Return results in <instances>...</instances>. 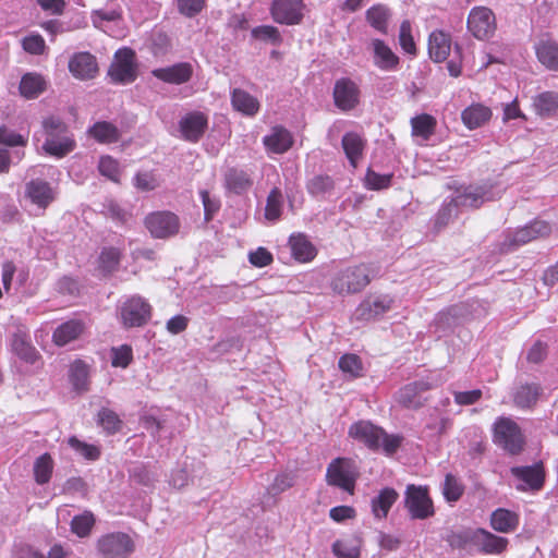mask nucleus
I'll return each instance as SVG.
<instances>
[{
    "label": "nucleus",
    "mask_w": 558,
    "mask_h": 558,
    "mask_svg": "<svg viewBox=\"0 0 558 558\" xmlns=\"http://www.w3.org/2000/svg\"><path fill=\"white\" fill-rule=\"evenodd\" d=\"M207 126V118L203 112L194 111L185 114L179 123L182 137L189 142H197Z\"/></svg>",
    "instance_id": "nucleus-21"
},
{
    "label": "nucleus",
    "mask_w": 558,
    "mask_h": 558,
    "mask_svg": "<svg viewBox=\"0 0 558 558\" xmlns=\"http://www.w3.org/2000/svg\"><path fill=\"white\" fill-rule=\"evenodd\" d=\"M303 7L302 0H274L270 11L277 23L294 25L303 17Z\"/></svg>",
    "instance_id": "nucleus-18"
},
{
    "label": "nucleus",
    "mask_w": 558,
    "mask_h": 558,
    "mask_svg": "<svg viewBox=\"0 0 558 558\" xmlns=\"http://www.w3.org/2000/svg\"><path fill=\"white\" fill-rule=\"evenodd\" d=\"M490 117L492 110L481 104H473L466 107L461 113L462 122L469 130L481 128Z\"/></svg>",
    "instance_id": "nucleus-31"
},
{
    "label": "nucleus",
    "mask_w": 558,
    "mask_h": 558,
    "mask_svg": "<svg viewBox=\"0 0 558 558\" xmlns=\"http://www.w3.org/2000/svg\"><path fill=\"white\" fill-rule=\"evenodd\" d=\"M333 187V181L328 175H315L307 183V191L315 196L322 195Z\"/></svg>",
    "instance_id": "nucleus-53"
},
{
    "label": "nucleus",
    "mask_w": 558,
    "mask_h": 558,
    "mask_svg": "<svg viewBox=\"0 0 558 558\" xmlns=\"http://www.w3.org/2000/svg\"><path fill=\"white\" fill-rule=\"evenodd\" d=\"M252 36L256 39L268 40L270 43H277L280 39L278 29L270 25H262L253 28Z\"/></svg>",
    "instance_id": "nucleus-62"
},
{
    "label": "nucleus",
    "mask_w": 558,
    "mask_h": 558,
    "mask_svg": "<svg viewBox=\"0 0 558 558\" xmlns=\"http://www.w3.org/2000/svg\"><path fill=\"white\" fill-rule=\"evenodd\" d=\"M436 119L427 113H422L411 119L412 136L421 145L425 144L436 130Z\"/></svg>",
    "instance_id": "nucleus-26"
},
{
    "label": "nucleus",
    "mask_w": 558,
    "mask_h": 558,
    "mask_svg": "<svg viewBox=\"0 0 558 558\" xmlns=\"http://www.w3.org/2000/svg\"><path fill=\"white\" fill-rule=\"evenodd\" d=\"M145 226L153 238L167 239L180 230V220L170 211H155L145 218Z\"/></svg>",
    "instance_id": "nucleus-13"
},
{
    "label": "nucleus",
    "mask_w": 558,
    "mask_h": 558,
    "mask_svg": "<svg viewBox=\"0 0 558 558\" xmlns=\"http://www.w3.org/2000/svg\"><path fill=\"white\" fill-rule=\"evenodd\" d=\"M541 395V387L536 384L521 386L514 396V402L520 408H530L536 403Z\"/></svg>",
    "instance_id": "nucleus-44"
},
{
    "label": "nucleus",
    "mask_w": 558,
    "mask_h": 558,
    "mask_svg": "<svg viewBox=\"0 0 558 558\" xmlns=\"http://www.w3.org/2000/svg\"><path fill=\"white\" fill-rule=\"evenodd\" d=\"M374 64L383 71H393L399 64V57L380 39L372 41Z\"/></svg>",
    "instance_id": "nucleus-25"
},
{
    "label": "nucleus",
    "mask_w": 558,
    "mask_h": 558,
    "mask_svg": "<svg viewBox=\"0 0 558 558\" xmlns=\"http://www.w3.org/2000/svg\"><path fill=\"white\" fill-rule=\"evenodd\" d=\"M95 524L94 514L89 511H85L80 515H75L71 521V530L78 537H86L89 535Z\"/></svg>",
    "instance_id": "nucleus-46"
},
{
    "label": "nucleus",
    "mask_w": 558,
    "mask_h": 558,
    "mask_svg": "<svg viewBox=\"0 0 558 558\" xmlns=\"http://www.w3.org/2000/svg\"><path fill=\"white\" fill-rule=\"evenodd\" d=\"M550 226L543 220H535L532 223L515 230L508 235L507 241L502 244L501 251L509 252L515 247L526 244L527 242L541 236L549 234Z\"/></svg>",
    "instance_id": "nucleus-15"
},
{
    "label": "nucleus",
    "mask_w": 558,
    "mask_h": 558,
    "mask_svg": "<svg viewBox=\"0 0 558 558\" xmlns=\"http://www.w3.org/2000/svg\"><path fill=\"white\" fill-rule=\"evenodd\" d=\"M519 515L508 509L498 508L490 515L492 527L500 533H509L517 529Z\"/></svg>",
    "instance_id": "nucleus-32"
},
{
    "label": "nucleus",
    "mask_w": 558,
    "mask_h": 558,
    "mask_svg": "<svg viewBox=\"0 0 558 558\" xmlns=\"http://www.w3.org/2000/svg\"><path fill=\"white\" fill-rule=\"evenodd\" d=\"M114 83L129 84L136 78L135 54L129 48L119 49L108 72Z\"/></svg>",
    "instance_id": "nucleus-10"
},
{
    "label": "nucleus",
    "mask_w": 558,
    "mask_h": 558,
    "mask_svg": "<svg viewBox=\"0 0 558 558\" xmlns=\"http://www.w3.org/2000/svg\"><path fill=\"white\" fill-rule=\"evenodd\" d=\"M293 483L294 477L291 473H280L275 477L272 484L269 485L267 492L269 495L276 496L290 488Z\"/></svg>",
    "instance_id": "nucleus-56"
},
{
    "label": "nucleus",
    "mask_w": 558,
    "mask_h": 558,
    "mask_svg": "<svg viewBox=\"0 0 558 558\" xmlns=\"http://www.w3.org/2000/svg\"><path fill=\"white\" fill-rule=\"evenodd\" d=\"M43 132L46 136L43 148L49 155L60 158L74 149V140L60 119L50 117L44 120Z\"/></svg>",
    "instance_id": "nucleus-3"
},
{
    "label": "nucleus",
    "mask_w": 558,
    "mask_h": 558,
    "mask_svg": "<svg viewBox=\"0 0 558 558\" xmlns=\"http://www.w3.org/2000/svg\"><path fill=\"white\" fill-rule=\"evenodd\" d=\"M134 185L141 191L148 192L158 186V180L151 172H138L134 178Z\"/></svg>",
    "instance_id": "nucleus-60"
},
{
    "label": "nucleus",
    "mask_w": 558,
    "mask_h": 558,
    "mask_svg": "<svg viewBox=\"0 0 558 558\" xmlns=\"http://www.w3.org/2000/svg\"><path fill=\"white\" fill-rule=\"evenodd\" d=\"M69 445L76 452H78L80 454H82L84 458H86L88 460H96V459H98V457L100 454V452L96 446L85 444L75 437H71L69 439Z\"/></svg>",
    "instance_id": "nucleus-58"
},
{
    "label": "nucleus",
    "mask_w": 558,
    "mask_h": 558,
    "mask_svg": "<svg viewBox=\"0 0 558 558\" xmlns=\"http://www.w3.org/2000/svg\"><path fill=\"white\" fill-rule=\"evenodd\" d=\"M292 256L302 263L312 260L316 255L314 245L303 234H292L289 239Z\"/></svg>",
    "instance_id": "nucleus-34"
},
{
    "label": "nucleus",
    "mask_w": 558,
    "mask_h": 558,
    "mask_svg": "<svg viewBox=\"0 0 558 558\" xmlns=\"http://www.w3.org/2000/svg\"><path fill=\"white\" fill-rule=\"evenodd\" d=\"M263 144L268 154H284L293 145V136L283 126H274L270 132L263 137Z\"/></svg>",
    "instance_id": "nucleus-22"
},
{
    "label": "nucleus",
    "mask_w": 558,
    "mask_h": 558,
    "mask_svg": "<svg viewBox=\"0 0 558 558\" xmlns=\"http://www.w3.org/2000/svg\"><path fill=\"white\" fill-rule=\"evenodd\" d=\"M510 472L515 481L514 486L520 492L539 490L544 485L545 472L541 463L513 466Z\"/></svg>",
    "instance_id": "nucleus-14"
},
{
    "label": "nucleus",
    "mask_w": 558,
    "mask_h": 558,
    "mask_svg": "<svg viewBox=\"0 0 558 558\" xmlns=\"http://www.w3.org/2000/svg\"><path fill=\"white\" fill-rule=\"evenodd\" d=\"M25 51L32 54H40L46 48L44 38L40 35L26 36L22 41Z\"/></svg>",
    "instance_id": "nucleus-64"
},
{
    "label": "nucleus",
    "mask_w": 558,
    "mask_h": 558,
    "mask_svg": "<svg viewBox=\"0 0 558 558\" xmlns=\"http://www.w3.org/2000/svg\"><path fill=\"white\" fill-rule=\"evenodd\" d=\"M46 88V82L41 75L35 73L25 74L20 83L21 95L27 99L38 97Z\"/></svg>",
    "instance_id": "nucleus-40"
},
{
    "label": "nucleus",
    "mask_w": 558,
    "mask_h": 558,
    "mask_svg": "<svg viewBox=\"0 0 558 558\" xmlns=\"http://www.w3.org/2000/svg\"><path fill=\"white\" fill-rule=\"evenodd\" d=\"M88 134L101 144L116 143L120 138L119 129L107 121H98L88 129Z\"/></svg>",
    "instance_id": "nucleus-37"
},
{
    "label": "nucleus",
    "mask_w": 558,
    "mask_h": 558,
    "mask_svg": "<svg viewBox=\"0 0 558 558\" xmlns=\"http://www.w3.org/2000/svg\"><path fill=\"white\" fill-rule=\"evenodd\" d=\"M97 550L105 558H124L133 553L134 543L128 534L112 532L98 538Z\"/></svg>",
    "instance_id": "nucleus-7"
},
{
    "label": "nucleus",
    "mask_w": 558,
    "mask_h": 558,
    "mask_svg": "<svg viewBox=\"0 0 558 558\" xmlns=\"http://www.w3.org/2000/svg\"><path fill=\"white\" fill-rule=\"evenodd\" d=\"M133 359L132 348L128 344H122L111 349V364L114 367L125 368L129 366Z\"/></svg>",
    "instance_id": "nucleus-51"
},
{
    "label": "nucleus",
    "mask_w": 558,
    "mask_h": 558,
    "mask_svg": "<svg viewBox=\"0 0 558 558\" xmlns=\"http://www.w3.org/2000/svg\"><path fill=\"white\" fill-rule=\"evenodd\" d=\"M282 209L283 195L279 189L275 187L270 191L267 197L265 207V218L268 221L275 222L280 218Z\"/></svg>",
    "instance_id": "nucleus-43"
},
{
    "label": "nucleus",
    "mask_w": 558,
    "mask_h": 558,
    "mask_svg": "<svg viewBox=\"0 0 558 558\" xmlns=\"http://www.w3.org/2000/svg\"><path fill=\"white\" fill-rule=\"evenodd\" d=\"M496 17L487 7L473 8L468 16V29L477 39L492 37L496 31Z\"/></svg>",
    "instance_id": "nucleus-11"
},
{
    "label": "nucleus",
    "mask_w": 558,
    "mask_h": 558,
    "mask_svg": "<svg viewBox=\"0 0 558 558\" xmlns=\"http://www.w3.org/2000/svg\"><path fill=\"white\" fill-rule=\"evenodd\" d=\"M494 442L511 454L522 451L524 437L519 425L510 417H499L494 423Z\"/></svg>",
    "instance_id": "nucleus-5"
},
{
    "label": "nucleus",
    "mask_w": 558,
    "mask_h": 558,
    "mask_svg": "<svg viewBox=\"0 0 558 558\" xmlns=\"http://www.w3.org/2000/svg\"><path fill=\"white\" fill-rule=\"evenodd\" d=\"M534 107L538 114L551 117L558 112V94L555 92H544L534 99Z\"/></svg>",
    "instance_id": "nucleus-41"
},
{
    "label": "nucleus",
    "mask_w": 558,
    "mask_h": 558,
    "mask_svg": "<svg viewBox=\"0 0 558 558\" xmlns=\"http://www.w3.org/2000/svg\"><path fill=\"white\" fill-rule=\"evenodd\" d=\"M225 183L229 191L235 194H242L252 186L253 181L245 170L232 168L226 172Z\"/></svg>",
    "instance_id": "nucleus-35"
},
{
    "label": "nucleus",
    "mask_w": 558,
    "mask_h": 558,
    "mask_svg": "<svg viewBox=\"0 0 558 558\" xmlns=\"http://www.w3.org/2000/svg\"><path fill=\"white\" fill-rule=\"evenodd\" d=\"M34 477L37 484L44 485L51 478L53 460L49 453L39 456L34 462Z\"/></svg>",
    "instance_id": "nucleus-42"
},
{
    "label": "nucleus",
    "mask_w": 558,
    "mask_h": 558,
    "mask_svg": "<svg viewBox=\"0 0 558 558\" xmlns=\"http://www.w3.org/2000/svg\"><path fill=\"white\" fill-rule=\"evenodd\" d=\"M98 422L107 433L112 434L120 429L121 421L111 410L102 409L98 413Z\"/></svg>",
    "instance_id": "nucleus-54"
},
{
    "label": "nucleus",
    "mask_w": 558,
    "mask_h": 558,
    "mask_svg": "<svg viewBox=\"0 0 558 558\" xmlns=\"http://www.w3.org/2000/svg\"><path fill=\"white\" fill-rule=\"evenodd\" d=\"M177 4L181 14L193 17L202 11L204 0H177Z\"/></svg>",
    "instance_id": "nucleus-61"
},
{
    "label": "nucleus",
    "mask_w": 558,
    "mask_h": 558,
    "mask_svg": "<svg viewBox=\"0 0 558 558\" xmlns=\"http://www.w3.org/2000/svg\"><path fill=\"white\" fill-rule=\"evenodd\" d=\"M339 368L352 377H359L362 372V363L355 354H344L339 360Z\"/></svg>",
    "instance_id": "nucleus-52"
},
{
    "label": "nucleus",
    "mask_w": 558,
    "mask_h": 558,
    "mask_svg": "<svg viewBox=\"0 0 558 558\" xmlns=\"http://www.w3.org/2000/svg\"><path fill=\"white\" fill-rule=\"evenodd\" d=\"M398 499V493L390 487H386L372 499V512L377 519L386 518L390 508Z\"/></svg>",
    "instance_id": "nucleus-36"
},
{
    "label": "nucleus",
    "mask_w": 558,
    "mask_h": 558,
    "mask_svg": "<svg viewBox=\"0 0 558 558\" xmlns=\"http://www.w3.org/2000/svg\"><path fill=\"white\" fill-rule=\"evenodd\" d=\"M349 436L372 450L383 449L387 454L395 453L402 441L401 436L389 435L369 421H359L352 424L349 428Z\"/></svg>",
    "instance_id": "nucleus-2"
},
{
    "label": "nucleus",
    "mask_w": 558,
    "mask_h": 558,
    "mask_svg": "<svg viewBox=\"0 0 558 558\" xmlns=\"http://www.w3.org/2000/svg\"><path fill=\"white\" fill-rule=\"evenodd\" d=\"M411 23L409 21H403L400 25L399 32V41L401 48L410 54H415L416 47L411 34Z\"/></svg>",
    "instance_id": "nucleus-55"
},
{
    "label": "nucleus",
    "mask_w": 558,
    "mask_h": 558,
    "mask_svg": "<svg viewBox=\"0 0 558 558\" xmlns=\"http://www.w3.org/2000/svg\"><path fill=\"white\" fill-rule=\"evenodd\" d=\"M201 198L204 206L205 219L209 221L220 208V201L211 197L207 191H201Z\"/></svg>",
    "instance_id": "nucleus-63"
},
{
    "label": "nucleus",
    "mask_w": 558,
    "mask_h": 558,
    "mask_svg": "<svg viewBox=\"0 0 558 558\" xmlns=\"http://www.w3.org/2000/svg\"><path fill=\"white\" fill-rule=\"evenodd\" d=\"M193 72L191 63L179 62L170 66L155 69L151 71V74L163 83L181 85L191 80Z\"/></svg>",
    "instance_id": "nucleus-19"
},
{
    "label": "nucleus",
    "mask_w": 558,
    "mask_h": 558,
    "mask_svg": "<svg viewBox=\"0 0 558 558\" xmlns=\"http://www.w3.org/2000/svg\"><path fill=\"white\" fill-rule=\"evenodd\" d=\"M150 305L141 296L134 295L122 302L120 319L124 327H141L150 318Z\"/></svg>",
    "instance_id": "nucleus-9"
},
{
    "label": "nucleus",
    "mask_w": 558,
    "mask_h": 558,
    "mask_svg": "<svg viewBox=\"0 0 558 558\" xmlns=\"http://www.w3.org/2000/svg\"><path fill=\"white\" fill-rule=\"evenodd\" d=\"M332 553L338 558H359L360 547L355 539L342 538L332 544Z\"/></svg>",
    "instance_id": "nucleus-45"
},
{
    "label": "nucleus",
    "mask_w": 558,
    "mask_h": 558,
    "mask_svg": "<svg viewBox=\"0 0 558 558\" xmlns=\"http://www.w3.org/2000/svg\"><path fill=\"white\" fill-rule=\"evenodd\" d=\"M98 170L101 175L107 177L109 180L118 183L120 181V167L119 162L111 156H102L99 159Z\"/></svg>",
    "instance_id": "nucleus-50"
},
{
    "label": "nucleus",
    "mask_w": 558,
    "mask_h": 558,
    "mask_svg": "<svg viewBox=\"0 0 558 558\" xmlns=\"http://www.w3.org/2000/svg\"><path fill=\"white\" fill-rule=\"evenodd\" d=\"M463 485L454 475L449 473L445 476L441 492L448 502H456L459 500L463 494Z\"/></svg>",
    "instance_id": "nucleus-47"
},
{
    "label": "nucleus",
    "mask_w": 558,
    "mask_h": 558,
    "mask_svg": "<svg viewBox=\"0 0 558 558\" xmlns=\"http://www.w3.org/2000/svg\"><path fill=\"white\" fill-rule=\"evenodd\" d=\"M69 71L77 80H92L98 72V63L89 52H77L69 61Z\"/></svg>",
    "instance_id": "nucleus-20"
},
{
    "label": "nucleus",
    "mask_w": 558,
    "mask_h": 558,
    "mask_svg": "<svg viewBox=\"0 0 558 558\" xmlns=\"http://www.w3.org/2000/svg\"><path fill=\"white\" fill-rule=\"evenodd\" d=\"M333 100L341 111L353 110L360 101V88L350 78L343 77L335 83Z\"/></svg>",
    "instance_id": "nucleus-17"
},
{
    "label": "nucleus",
    "mask_w": 558,
    "mask_h": 558,
    "mask_svg": "<svg viewBox=\"0 0 558 558\" xmlns=\"http://www.w3.org/2000/svg\"><path fill=\"white\" fill-rule=\"evenodd\" d=\"M121 252L114 247H105L99 256V267L105 272H111L120 264Z\"/></svg>",
    "instance_id": "nucleus-48"
},
{
    "label": "nucleus",
    "mask_w": 558,
    "mask_h": 558,
    "mask_svg": "<svg viewBox=\"0 0 558 558\" xmlns=\"http://www.w3.org/2000/svg\"><path fill=\"white\" fill-rule=\"evenodd\" d=\"M12 351L23 361L35 363L38 352L31 343L29 335L24 327H19L13 333L10 342Z\"/></svg>",
    "instance_id": "nucleus-23"
},
{
    "label": "nucleus",
    "mask_w": 558,
    "mask_h": 558,
    "mask_svg": "<svg viewBox=\"0 0 558 558\" xmlns=\"http://www.w3.org/2000/svg\"><path fill=\"white\" fill-rule=\"evenodd\" d=\"M342 147L345 156L353 168H356L357 161L363 155L365 141L355 132L345 133L342 137Z\"/></svg>",
    "instance_id": "nucleus-33"
},
{
    "label": "nucleus",
    "mask_w": 558,
    "mask_h": 558,
    "mask_svg": "<svg viewBox=\"0 0 558 558\" xmlns=\"http://www.w3.org/2000/svg\"><path fill=\"white\" fill-rule=\"evenodd\" d=\"M392 174H379L368 170L365 177V185L369 190L387 189L391 183Z\"/></svg>",
    "instance_id": "nucleus-57"
},
{
    "label": "nucleus",
    "mask_w": 558,
    "mask_h": 558,
    "mask_svg": "<svg viewBox=\"0 0 558 558\" xmlns=\"http://www.w3.org/2000/svg\"><path fill=\"white\" fill-rule=\"evenodd\" d=\"M83 328L80 320H69L54 330L53 341L58 345H65L75 340L83 332Z\"/></svg>",
    "instance_id": "nucleus-39"
},
{
    "label": "nucleus",
    "mask_w": 558,
    "mask_h": 558,
    "mask_svg": "<svg viewBox=\"0 0 558 558\" xmlns=\"http://www.w3.org/2000/svg\"><path fill=\"white\" fill-rule=\"evenodd\" d=\"M366 17L369 24L380 32L386 31L388 10L384 5H374L366 12Z\"/></svg>",
    "instance_id": "nucleus-49"
},
{
    "label": "nucleus",
    "mask_w": 558,
    "mask_h": 558,
    "mask_svg": "<svg viewBox=\"0 0 558 558\" xmlns=\"http://www.w3.org/2000/svg\"><path fill=\"white\" fill-rule=\"evenodd\" d=\"M405 507L413 519H426L434 514L433 501L426 486L408 485Z\"/></svg>",
    "instance_id": "nucleus-8"
},
{
    "label": "nucleus",
    "mask_w": 558,
    "mask_h": 558,
    "mask_svg": "<svg viewBox=\"0 0 558 558\" xmlns=\"http://www.w3.org/2000/svg\"><path fill=\"white\" fill-rule=\"evenodd\" d=\"M57 189L41 179H32L25 184L24 199L43 213L57 198Z\"/></svg>",
    "instance_id": "nucleus-12"
},
{
    "label": "nucleus",
    "mask_w": 558,
    "mask_h": 558,
    "mask_svg": "<svg viewBox=\"0 0 558 558\" xmlns=\"http://www.w3.org/2000/svg\"><path fill=\"white\" fill-rule=\"evenodd\" d=\"M120 19V12L114 9H101L94 11L92 21L95 27L104 29L105 22H114Z\"/></svg>",
    "instance_id": "nucleus-59"
},
{
    "label": "nucleus",
    "mask_w": 558,
    "mask_h": 558,
    "mask_svg": "<svg viewBox=\"0 0 558 558\" xmlns=\"http://www.w3.org/2000/svg\"><path fill=\"white\" fill-rule=\"evenodd\" d=\"M474 541L476 546L485 554H500L508 545L507 538L485 530H478L474 535Z\"/></svg>",
    "instance_id": "nucleus-30"
},
{
    "label": "nucleus",
    "mask_w": 558,
    "mask_h": 558,
    "mask_svg": "<svg viewBox=\"0 0 558 558\" xmlns=\"http://www.w3.org/2000/svg\"><path fill=\"white\" fill-rule=\"evenodd\" d=\"M392 303L393 300L389 295H379L373 300L368 299L359 305L356 315L360 319L371 320L391 310Z\"/></svg>",
    "instance_id": "nucleus-24"
},
{
    "label": "nucleus",
    "mask_w": 558,
    "mask_h": 558,
    "mask_svg": "<svg viewBox=\"0 0 558 558\" xmlns=\"http://www.w3.org/2000/svg\"><path fill=\"white\" fill-rule=\"evenodd\" d=\"M357 477L353 461L344 458L335 459L327 468L326 478L329 485L338 486L352 493Z\"/></svg>",
    "instance_id": "nucleus-6"
},
{
    "label": "nucleus",
    "mask_w": 558,
    "mask_h": 558,
    "mask_svg": "<svg viewBox=\"0 0 558 558\" xmlns=\"http://www.w3.org/2000/svg\"><path fill=\"white\" fill-rule=\"evenodd\" d=\"M90 366L82 360L74 361L70 366V381L77 392L88 389Z\"/></svg>",
    "instance_id": "nucleus-38"
},
{
    "label": "nucleus",
    "mask_w": 558,
    "mask_h": 558,
    "mask_svg": "<svg viewBox=\"0 0 558 558\" xmlns=\"http://www.w3.org/2000/svg\"><path fill=\"white\" fill-rule=\"evenodd\" d=\"M451 49L450 37L441 31H435L429 35L428 53L435 62L445 61Z\"/></svg>",
    "instance_id": "nucleus-29"
},
{
    "label": "nucleus",
    "mask_w": 558,
    "mask_h": 558,
    "mask_svg": "<svg viewBox=\"0 0 558 558\" xmlns=\"http://www.w3.org/2000/svg\"><path fill=\"white\" fill-rule=\"evenodd\" d=\"M231 104L234 110L247 117H254L260 108L257 98L241 88H234L232 90Z\"/></svg>",
    "instance_id": "nucleus-28"
},
{
    "label": "nucleus",
    "mask_w": 558,
    "mask_h": 558,
    "mask_svg": "<svg viewBox=\"0 0 558 558\" xmlns=\"http://www.w3.org/2000/svg\"><path fill=\"white\" fill-rule=\"evenodd\" d=\"M501 195V189L490 183L480 185H470L462 192H459L452 201L440 209L436 225L442 227L447 225L450 218L456 215L459 207L478 208L485 202L494 201Z\"/></svg>",
    "instance_id": "nucleus-1"
},
{
    "label": "nucleus",
    "mask_w": 558,
    "mask_h": 558,
    "mask_svg": "<svg viewBox=\"0 0 558 558\" xmlns=\"http://www.w3.org/2000/svg\"><path fill=\"white\" fill-rule=\"evenodd\" d=\"M537 60L548 70L558 71V43L551 39H541L535 44Z\"/></svg>",
    "instance_id": "nucleus-27"
},
{
    "label": "nucleus",
    "mask_w": 558,
    "mask_h": 558,
    "mask_svg": "<svg viewBox=\"0 0 558 558\" xmlns=\"http://www.w3.org/2000/svg\"><path fill=\"white\" fill-rule=\"evenodd\" d=\"M371 282V270L361 264L341 269L331 281L332 290L338 294H353L362 291Z\"/></svg>",
    "instance_id": "nucleus-4"
},
{
    "label": "nucleus",
    "mask_w": 558,
    "mask_h": 558,
    "mask_svg": "<svg viewBox=\"0 0 558 558\" xmlns=\"http://www.w3.org/2000/svg\"><path fill=\"white\" fill-rule=\"evenodd\" d=\"M440 383L421 379L403 386L396 396L397 402L408 409H417L424 404L426 398L423 396L427 390Z\"/></svg>",
    "instance_id": "nucleus-16"
}]
</instances>
